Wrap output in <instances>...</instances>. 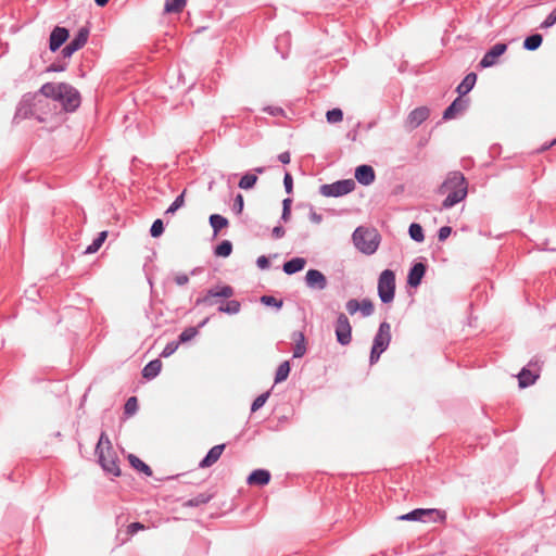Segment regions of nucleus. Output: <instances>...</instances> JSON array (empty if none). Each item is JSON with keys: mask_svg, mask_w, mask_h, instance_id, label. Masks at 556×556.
I'll list each match as a JSON object with an SVG mask.
<instances>
[{"mask_svg": "<svg viewBox=\"0 0 556 556\" xmlns=\"http://www.w3.org/2000/svg\"><path fill=\"white\" fill-rule=\"evenodd\" d=\"M47 100L52 99L61 103L65 112H75L81 102L79 91L67 83H46L39 89Z\"/></svg>", "mask_w": 556, "mask_h": 556, "instance_id": "1", "label": "nucleus"}, {"mask_svg": "<svg viewBox=\"0 0 556 556\" xmlns=\"http://www.w3.org/2000/svg\"><path fill=\"white\" fill-rule=\"evenodd\" d=\"M46 106H49V102L39 91L34 94L26 93L17 104L13 122L18 123L29 117H35L40 123L46 122L47 118L42 115Z\"/></svg>", "mask_w": 556, "mask_h": 556, "instance_id": "2", "label": "nucleus"}, {"mask_svg": "<svg viewBox=\"0 0 556 556\" xmlns=\"http://www.w3.org/2000/svg\"><path fill=\"white\" fill-rule=\"evenodd\" d=\"M96 455L102 469L114 477L121 476L118 457L114 451L112 443L105 432H102L96 446Z\"/></svg>", "mask_w": 556, "mask_h": 556, "instance_id": "3", "label": "nucleus"}, {"mask_svg": "<svg viewBox=\"0 0 556 556\" xmlns=\"http://www.w3.org/2000/svg\"><path fill=\"white\" fill-rule=\"evenodd\" d=\"M354 245L364 254H374L379 247V235L374 229L357 227L352 235Z\"/></svg>", "mask_w": 556, "mask_h": 556, "instance_id": "4", "label": "nucleus"}, {"mask_svg": "<svg viewBox=\"0 0 556 556\" xmlns=\"http://www.w3.org/2000/svg\"><path fill=\"white\" fill-rule=\"evenodd\" d=\"M395 274L384 269L378 278V295L383 304L391 303L395 295Z\"/></svg>", "mask_w": 556, "mask_h": 556, "instance_id": "5", "label": "nucleus"}, {"mask_svg": "<svg viewBox=\"0 0 556 556\" xmlns=\"http://www.w3.org/2000/svg\"><path fill=\"white\" fill-rule=\"evenodd\" d=\"M235 294V290L229 285L216 286L208 289L203 296L195 300V305L213 306L220 303L219 299H230Z\"/></svg>", "mask_w": 556, "mask_h": 556, "instance_id": "6", "label": "nucleus"}, {"mask_svg": "<svg viewBox=\"0 0 556 556\" xmlns=\"http://www.w3.org/2000/svg\"><path fill=\"white\" fill-rule=\"evenodd\" d=\"M355 187L356 184L353 179H342L332 184L321 185L319 188V193L324 197L338 198L352 192Z\"/></svg>", "mask_w": 556, "mask_h": 556, "instance_id": "7", "label": "nucleus"}, {"mask_svg": "<svg viewBox=\"0 0 556 556\" xmlns=\"http://www.w3.org/2000/svg\"><path fill=\"white\" fill-rule=\"evenodd\" d=\"M336 339L341 345H349L352 341V326L344 313H339L334 323Z\"/></svg>", "mask_w": 556, "mask_h": 556, "instance_id": "8", "label": "nucleus"}, {"mask_svg": "<svg viewBox=\"0 0 556 556\" xmlns=\"http://www.w3.org/2000/svg\"><path fill=\"white\" fill-rule=\"evenodd\" d=\"M89 36V29L87 27H81L78 29L75 37L67 43L61 51V54L64 59L71 58L76 51L81 49Z\"/></svg>", "mask_w": 556, "mask_h": 556, "instance_id": "9", "label": "nucleus"}, {"mask_svg": "<svg viewBox=\"0 0 556 556\" xmlns=\"http://www.w3.org/2000/svg\"><path fill=\"white\" fill-rule=\"evenodd\" d=\"M507 50V45L504 42L495 43L490 50H488L479 62L481 68H488L495 65L498 58L502 56Z\"/></svg>", "mask_w": 556, "mask_h": 556, "instance_id": "10", "label": "nucleus"}, {"mask_svg": "<svg viewBox=\"0 0 556 556\" xmlns=\"http://www.w3.org/2000/svg\"><path fill=\"white\" fill-rule=\"evenodd\" d=\"M345 308L350 315L361 312L363 317L371 316L375 312V306L369 299H363L361 302L356 299H351L346 302Z\"/></svg>", "mask_w": 556, "mask_h": 556, "instance_id": "11", "label": "nucleus"}, {"mask_svg": "<svg viewBox=\"0 0 556 556\" xmlns=\"http://www.w3.org/2000/svg\"><path fill=\"white\" fill-rule=\"evenodd\" d=\"M304 281L308 289L316 291H323L328 286L326 276L318 269H308Z\"/></svg>", "mask_w": 556, "mask_h": 556, "instance_id": "12", "label": "nucleus"}, {"mask_svg": "<svg viewBox=\"0 0 556 556\" xmlns=\"http://www.w3.org/2000/svg\"><path fill=\"white\" fill-rule=\"evenodd\" d=\"M391 342V326L388 321L379 325L378 331L374 337L372 345L387 351Z\"/></svg>", "mask_w": 556, "mask_h": 556, "instance_id": "13", "label": "nucleus"}, {"mask_svg": "<svg viewBox=\"0 0 556 556\" xmlns=\"http://www.w3.org/2000/svg\"><path fill=\"white\" fill-rule=\"evenodd\" d=\"M70 31L65 27L55 26L49 38V49L52 52L59 50L62 45L68 39Z\"/></svg>", "mask_w": 556, "mask_h": 556, "instance_id": "14", "label": "nucleus"}, {"mask_svg": "<svg viewBox=\"0 0 556 556\" xmlns=\"http://www.w3.org/2000/svg\"><path fill=\"white\" fill-rule=\"evenodd\" d=\"M430 115V110L427 106H419L414 109L407 116L406 125L410 129L419 127Z\"/></svg>", "mask_w": 556, "mask_h": 556, "instance_id": "15", "label": "nucleus"}, {"mask_svg": "<svg viewBox=\"0 0 556 556\" xmlns=\"http://www.w3.org/2000/svg\"><path fill=\"white\" fill-rule=\"evenodd\" d=\"M468 99L457 97L443 112V119L448 121L456 117L457 114L465 112L468 108Z\"/></svg>", "mask_w": 556, "mask_h": 556, "instance_id": "16", "label": "nucleus"}, {"mask_svg": "<svg viewBox=\"0 0 556 556\" xmlns=\"http://www.w3.org/2000/svg\"><path fill=\"white\" fill-rule=\"evenodd\" d=\"M426 271H427L426 264H424L421 262L415 263L409 268V271L407 275V285L413 288H417L421 283V280L424 278V276L426 275Z\"/></svg>", "mask_w": 556, "mask_h": 556, "instance_id": "17", "label": "nucleus"}, {"mask_svg": "<svg viewBox=\"0 0 556 556\" xmlns=\"http://www.w3.org/2000/svg\"><path fill=\"white\" fill-rule=\"evenodd\" d=\"M376 174L370 165H359L355 169V179L363 186H369L375 181Z\"/></svg>", "mask_w": 556, "mask_h": 556, "instance_id": "18", "label": "nucleus"}, {"mask_svg": "<svg viewBox=\"0 0 556 556\" xmlns=\"http://www.w3.org/2000/svg\"><path fill=\"white\" fill-rule=\"evenodd\" d=\"M433 514L439 515L441 511L434 508H416L405 515H402L400 519L407 521H426V517H429Z\"/></svg>", "mask_w": 556, "mask_h": 556, "instance_id": "19", "label": "nucleus"}, {"mask_svg": "<svg viewBox=\"0 0 556 556\" xmlns=\"http://www.w3.org/2000/svg\"><path fill=\"white\" fill-rule=\"evenodd\" d=\"M467 195V187L458 188L457 190H448V194L442 202V208L448 210L463 201Z\"/></svg>", "mask_w": 556, "mask_h": 556, "instance_id": "20", "label": "nucleus"}, {"mask_svg": "<svg viewBox=\"0 0 556 556\" xmlns=\"http://www.w3.org/2000/svg\"><path fill=\"white\" fill-rule=\"evenodd\" d=\"M270 472L267 469H255L247 478L249 485L264 486L270 481Z\"/></svg>", "mask_w": 556, "mask_h": 556, "instance_id": "21", "label": "nucleus"}, {"mask_svg": "<svg viewBox=\"0 0 556 556\" xmlns=\"http://www.w3.org/2000/svg\"><path fill=\"white\" fill-rule=\"evenodd\" d=\"M463 187H467L465 176L460 172H452L448 174L441 188L446 190H457Z\"/></svg>", "mask_w": 556, "mask_h": 556, "instance_id": "22", "label": "nucleus"}, {"mask_svg": "<svg viewBox=\"0 0 556 556\" xmlns=\"http://www.w3.org/2000/svg\"><path fill=\"white\" fill-rule=\"evenodd\" d=\"M291 339L294 342L293 358H300L304 356L307 351L304 333L302 331H293L291 333Z\"/></svg>", "mask_w": 556, "mask_h": 556, "instance_id": "23", "label": "nucleus"}, {"mask_svg": "<svg viewBox=\"0 0 556 556\" xmlns=\"http://www.w3.org/2000/svg\"><path fill=\"white\" fill-rule=\"evenodd\" d=\"M224 450H225V444H217V445L213 446L207 452V454L203 457V459L200 462L199 467H201V468L211 467L213 464H215L219 459Z\"/></svg>", "mask_w": 556, "mask_h": 556, "instance_id": "24", "label": "nucleus"}, {"mask_svg": "<svg viewBox=\"0 0 556 556\" xmlns=\"http://www.w3.org/2000/svg\"><path fill=\"white\" fill-rule=\"evenodd\" d=\"M306 265V260L304 257H293L287 262L283 263L282 265V270L287 274V275H293V274H296L299 271H301L302 269H304Z\"/></svg>", "mask_w": 556, "mask_h": 556, "instance_id": "25", "label": "nucleus"}, {"mask_svg": "<svg viewBox=\"0 0 556 556\" xmlns=\"http://www.w3.org/2000/svg\"><path fill=\"white\" fill-rule=\"evenodd\" d=\"M477 81V74L471 72L467 74L462 83L457 86L456 91L458 92L459 97L463 98V96L467 94L472 90Z\"/></svg>", "mask_w": 556, "mask_h": 556, "instance_id": "26", "label": "nucleus"}, {"mask_svg": "<svg viewBox=\"0 0 556 556\" xmlns=\"http://www.w3.org/2000/svg\"><path fill=\"white\" fill-rule=\"evenodd\" d=\"M162 369V362L160 359L150 361L142 369V377L151 380L154 379Z\"/></svg>", "mask_w": 556, "mask_h": 556, "instance_id": "27", "label": "nucleus"}, {"mask_svg": "<svg viewBox=\"0 0 556 556\" xmlns=\"http://www.w3.org/2000/svg\"><path fill=\"white\" fill-rule=\"evenodd\" d=\"M208 222L215 236L229 225L228 219L220 214H212Z\"/></svg>", "mask_w": 556, "mask_h": 556, "instance_id": "28", "label": "nucleus"}, {"mask_svg": "<svg viewBox=\"0 0 556 556\" xmlns=\"http://www.w3.org/2000/svg\"><path fill=\"white\" fill-rule=\"evenodd\" d=\"M128 462L132 468L144 473L148 477L152 476V469L144 462L134 454L128 455Z\"/></svg>", "mask_w": 556, "mask_h": 556, "instance_id": "29", "label": "nucleus"}, {"mask_svg": "<svg viewBox=\"0 0 556 556\" xmlns=\"http://www.w3.org/2000/svg\"><path fill=\"white\" fill-rule=\"evenodd\" d=\"M539 378L538 375H534L531 370L527 368H522L521 371L518 375V382L520 388H527L530 387L535 382V380Z\"/></svg>", "mask_w": 556, "mask_h": 556, "instance_id": "30", "label": "nucleus"}, {"mask_svg": "<svg viewBox=\"0 0 556 556\" xmlns=\"http://www.w3.org/2000/svg\"><path fill=\"white\" fill-rule=\"evenodd\" d=\"M241 304L237 300H229L227 302H220V305L218 306L219 313H225L229 315H236L240 312Z\"/></svg>", "mask_w": 556, "mask_h": 556, "instance_id": "31", "label": "nucleus"}, {"mask_svg": "<svg viewBox=\"0 0 556 556\" xmlns=\"http://www.w3.org/2000/svg\"><path fill=\"white\" fill-rule=\"evenodd\" d=\"M543 42V37L541 34H532L523 40V49L528 51H535L541 47Z\"/></svg>", "mask_w": 556, "mask_h": 556, "instance_id": "32", "label": "nucleus"}, {"mask_svg": "<svg viewBox=\"0 0 556 556\" xmlns=\"http://www.w3.org/2000/svg\"><path fill=\"white\" fill-rule=\"evenodd\" d=\"M213 497V494H210V493H200L191 498H189L186 503H185V506H188V507H198V506H201V505H204L206 503H208Z\"/></svg>", "mask_w": 556, "mask_h": 556, "instance_id": "33", "label": "nucleus"}, {"mask_svg": "<svg viewBox=\"0 0 556 556\" xmlns=\"http://www.w3.org/2000/svg\"><path fill=\"white\" fill-rule=\"evenodd\" d=\"M290 370H291L290 362L289 361L282 362L276 370L275 383H280V382L287 380V378L290 374Z\"/></svg>", "mask_w": 556, "mask_h": 556, "instance_id": "34", "label": "nucleus"}, {"mask_svg": "<svg viewBox=\"0 0 556 556\" xmlns=\"http://www.w3.org/2000/svg\"><path fill=\"white\" fill-rule=\"evenodd\" d=\"M232 253V243L229 240H223L214 249V254L218 257H228Z\"/></svg>", "mask_w": 556, "mask_h": 556, "instance_id": "35", "label": "nucleus"}, {"mask_svg": "<svg viewBox=\"0 0 556 556\" xmlns=\"http://www.w3.org/2000/svg\"><path fill=\"white\" fill-rule=\"evenodd\" d=\"M186 0H165L164 11L166 13H179L186 7Z\"/></svg>", "mask_w": 556, "mask_h": 556, "instance_id": "36", "label": "nucleus"}, {"mask_svg": "<svg viewBox=\"0 0 556 556\" xmlns=\"http://www.w3.org/2000/svg\"><path fill=\"white\" fill-rule=\"evenodd\" d=\"M408 235L412 240L416 242H422L425 240V233L422 227L418 223H412L408 227Z\"/></svg>", "mask_w": 556, "mask_h": 556, "instance_id": "37", "label": "nucleus"}, {"mask_svg": "<svg viewBox=\"0 0 556 556\" xmlns=\"http://www.w3.org/2000/svg\"><path fill=\"white\" fill-rule=\"evenodd\" d=\"M108 237V231H101L98 237L92 241L91 244H89L86 250H85V253L86 254H92V253H96L100 248L101 245L103 244V242L105 241Z\"/></svg>", "mask_w": 556, "mask_h": 556, "instance_id": "38", "label": "nucleus"}, {"mask_svg": "<svg viewBox=\"0 0 556 556\" xmlns=\"http://www.w3.org/2000/svg\"><path fill=\"white\" fill-rule=\"evenodd\" d=\"M257 181V176L251 173L244 174L241 179L239 180V188L249 190L255 186Z\"/></svg>", "mask_w": 556, "mask_h": 556, "instance_id": "39", "label": "nucleus"}, {"mask_svg": "<svg viewBox=\"0 0 556 556\" xmlns=\"http://www.w3.org/2000/svg\"><path fill=\"white\" fill-rule=\"evenodd\" d=\"M199 331L197 327H187L178 337L179 344L186 343L198 336Z\"/></svg>", "mask_w": 556, "mask_h": 556, "instance_id": "40", "label": "nucleus"}, {"mask_svg": "<svg viewBox=\"0 0 556 556\" xmlns=\"http://www.w3.org/2000/svg\"><path fill=\"white\" fill-rule=\"evenodd\" d=\"M185 194L186 190H184L179 195L176 197L174 202L167 207L165 211V214H175L177 210L184 206L185 204Z\"/></svg>", "mask_w": 556, "mask_h": 556, "instance_id": "41", "label": "nucleus"}, {"mask_svg": "<svg viewBox=\"0 0 556 556\" xmlns=\"http://www.w3.org/2000/svg\"><path fill=\"white\" fill-rule=\"evenodd\" d=\"M138 410V400L136 396H130L124 405V414L126 416H132Z\"/></svg>", "mask_w": 556, "mask_h": 556, "instance_id": "42", "label": "nucleus"}, {"mask_svg": "<svg viewBox=\"0 0 556 556\" xmlns=\"http://www.w3.org/2000/svg\"><path fill=\"white\" fill-rule=\"evenodd\" d=\"M327 122L330 124L339 123L343 119V112L341 109H332L326 113Z\"/></svg>", "mask_w": 556, "mask_h": 556, "instance_id": "43", "label": "nucleus"}, {"mask_svg": "<svg viewBox=\"0 0 556 556\" xmlns=\"http://www.w3.org/2000/svg\"><path fill=\"white\" fill-rule=\"evenodd\" d=\"M261 303L266 305V306L276 307L277 309H280L282 307V304H283L282 300H278V299H276L273 295H263V296H261Z\"/></svg>", "mask_w": 556, "mask_h": 556, "instance_id": "44", "label": "nucleus"}, {"mask_svg": "<svg viewBox=\"0 0 556 556\" xmlns=\"http://www.w3.org/2000/svg\"><path fill=\"white\" fill-rule=\"evenodd\" d=\"M269 391L267 392H264L262 394H260L252 403L251 405V412L254 413L256 410H258L261 407L264 406V404L266 403V401L268 400L269 397Z\"/></svg>", "mask_w": 556, "mask_h": 556, "instance_id": "45", "label": "nucleus"}, {"mask_svg": "<svg viewBox=\"0 0 556 556\" xmlns=\"http://www.w3.org/2000/svg\"><path fill=\"white\" fill-rule=\"evenodd\" d=\"M164 232V223L162 219L157 218L153 222L150 228V235L153 238H159Z\"/></svg>", "mask_w": 556, "mask_h": 556, "instance_id": "46", "label": "nucleus"}, {"mask_svg": "<svg viewBox=\"0 0 556 556\" xmlns=\"http://www.w3.org/2000/svg\"><path fill=\"white\" fill-rule=\"evenodd\" d=\"M178 346H179V342H177V341L168 342L165 345V348L163 349V351L161 352L160 356L164 357V358L169 357L177 351Z\"/></svg>", "mask_w": 556, "mask_h": 556, "instance_id": "47", "label": "nucleus"}, {"mask_svg": "<svg viewBox=\"0 0 556 556\" xmlns=\"http://www.w3.org/2000/svg\"><path fill=\"white\" fill-rule=\"evenodd\" d=\"M243 207H244L243 195L241 193H238L233 200L232 211L235 214L239 215L242 213Z\"/></svg>", "mask_w": 556, "mask_h": 556, "instance_id": "48", "label": "nucleus"}, {"mask_svg": "<svg viewBox=\"0 0 556 556\" xmlns=\"http://www.w3.org/2000/svg\"><path fill=\"white\" fill-rule=\"evenodd\" d=\"M554 24H556V8L546 16V18L541 23V28H549Z\"/></svg>", "mask_w": 556, "mask_h": 556, "instance_id": "49", "label": "nucleus"}, {"mask_svg": "<svg viewBox=\"0 0 556 556\" xmlns=\"http://www.w3.org/2000/svg\"><path fill=\"white\" fill-rule=\"evenodd\" d=\"M283 186H285V190L288 194H291L293 192V178L289 172L285 173Z\"/></svg>", "mask_w": 556, "mask_h": 556, "instance_id": "50", "label": "nucleus"}, {"mask_svg": "<svg viewBox=\"0 0 556 556\" xmlns=\"http://www.w3.org/2000/svg\"><path fill=\"white\" fill-rule=\"evenodd\" d=\"M383 352H384V350H382V349L379 350V348H376L372 345L370 355H369V364L375 365L379 361V358Z\"/></svg>", "mask_w": 556, "mask_h": 556, "instance_id": "51", "label": "nucleus"}, {"mask_svg": "<svg viewBox=\"0 0 556 556\" xmlns=\"http://www.w3.org/2000/svg\"><path fill=\"white\" fill-rule=\"evenodd\" d=\"M263 111L271 116H285V110L280 106L268 105L265 106Z\"/></svg>", "mask_w": 556, "mask_h": 556, "instance_id": "52", "label": "nucleus"}, {"mask_svg": "<svg viewBox=\"0 0 556 556\" xmlns=\"http://www.w3.org/2000/svg\"><path fill=\"white\" fill-rule=\"evenodd\" d=\"M66 66H67V63H65V62H54L47 67V72H53V73L63 72L66 70Z\"/></svg>", "mask_w": 556, "mask_h": 556, "instance_id": "53", "label": "nucleus"}, {"mask_svg": "<svg viewBox=\"0 0 556 556\" xmlns=\"http://www.w3.org/2000/svg\"><path fill=\"white\" fill-rule=\"evenodd\" d=\"M452 233V228L450 226H443L438 231V239L439 241L446 240L450 235Z\"/></svg>", "mask_w": 556, "mask_h": 556, "instance_id": "54", "label": "nucleus"}, {"mask_svg": "<svg viewBox=\"0 0 556 556\" xmlns=\"http://www.w3.org/2000/svg\"><path fill=\"white\" fill-rule=\"evenodd\" d=\"M256 265L260 269H268L270 267V263L267 256L261 255L256 260Z\"/></svg>", "mask_w": 556, "mask_h": 556, "instance_id": "55", "label": "nucleus"}, {"mask_svg": "<svg viewBox=\"0 0 556 556\" xmlns=\"http://www.w3.org/2000/svg\"><path fill=\"white\" fill-rule=\"evenodd\" d=\"M144 529V525H142L141 522H132L130 523L128 527H127V533L129 535H134L136 534L138 531L140 530H143Z\"/></svg>", "mask_w": 556, "mask_h": 556, "instance_id": "56", "label": "nucleus"}, {"mask_svg": "<svg viewBox=\"0 0 556 556\" xmlns=\"http://www.w3.org/2000/svg\"><path fill=\"white\" fill-rule=\"evenodd\" d=\"M308 217H309V220L316 225H318L323 222V215L318 214L316 211H314V208L312 206H311Z\"/></svg>", "mask_w": 556, "mask_h": 556, "instance_id": "57", "label": "nucleus"}, {"mask_svg": "<svg viewBox=\"0 0 556 556\" xmlns=\"http://www.w3.org/2000/svg\"><path fill=\"white\" fill-rule=\"evenodd\" d=\"M176 285L178 286H185L189 282V276L187 274H177L174 278Z\"/></svg>", "mask_w": 556, "mask_h": 556, "instance_id": "58", "label": "nucleus"}, {"mask_svg": "<svg viewBox=\"0 0 556 556\" xmlns=\"http://www.w3.org/2000/svg\"><path fill=\"white\" fill-rule=\"evenodd\" d=\"M285 233H286V230H285V228H283L282 226H280V225H279V226H275V227L273 228V231H271V235H273V237H274L275 239H280V238H282V237L285 236Z\"/></svg>", "mask_w": 556, "mask_h": 556, "instance_id": "59", "label": "nucleus"}, {"mask_svg": "<svg viewBox=\"0 0 556 556\" xmlns=\"http://www.w3.org/2000/svg\"><path fill=\"white\" fill-rule=\"evenodd\" d=\"M278 160L282 163V164H289L290 163V153L288 151L286 152H282L278 155Z\"/></svg>", "mask_w": 556, "mask_h": 556, "instance_id": "60", "label": "nucleus"}, {"mask_svg": "<svg viewBox=\"0 0 556 556\" xmlns=\"http://www.w3.org/2000/svg\"><path fill=\"white\" fill-rule=\"evenodd\" d=\"M291 217V211L290 210H282L280 219L285 223H287Z\"/></svg>", "mask_w": 556, "mask_h": 556, "instance_id": "61", "label": "nucleus"}, {"mask_svg": "<svg viewBox=\"0 0 556 556\" xmlns=\"http://www.w3.org/2000/svg\"><path fill=\"white\" fill-rule=\"evenodd\" d=\"M291 204H292V199L291 198H286L282 201V210H290L291 211Z\"/></svg>", "mask_w": 556, "mask_h": 556, "instance_id": "62", "label": "nucleus"}, {"mask_svg": "<svg viewBox=\"0 0 556 556\" xmlns=\"http://www.w3.org/2000/svg\"><path fill=\"white\" fill-rule=\"evenodd\" d=\"M110 0H94L96 4L99 7H104L108 4Z\"/></svg>", "mask_w": 556, "mask_h": 556, "instance_id": "63", "label": "nucleus"}, {"mask_svg": "<svg viewBox=\"0 0 556 556\" xmlns=\"http://www.w3.org/2000/svg\"><path fill=\"white\" fill-rule=\"evenodd\" d=\"M207 321H208V317L204 318V319H203V320L198 325V327H197V328L199 329V328L204 327V326L207 324Z\"/></svg>", "mask_w": 556, "mask_h": 556, "instance_id": "64", "label": "nucleus"}]
</instances>
